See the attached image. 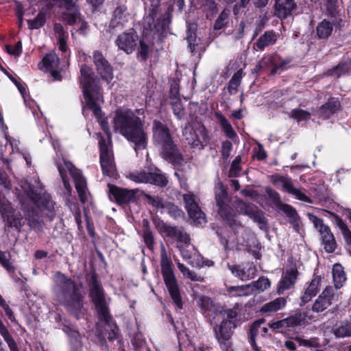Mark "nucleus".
<instances>
[{
  "instance_id": "nucleus-1",
  "label": "nucleus",
  "mask_w": 351,
  "mask_h": 351,
  "mask_svg": "<svg viewBox=\"0 0 351 351\" xmlns=\"http://www.w3.org/2000/svg\"><path fill=\"white\" fill-rule=\"evenodd\" d=\"M115 132L134 144L136 152L146 148L148 136L144 129V119L128 108H119L113 117Z\"/></svg>"
},
{
  "instance_id": "nucleus-2",
  "label": "nucleus",
  "mask_w": 351,
  "mask_h": 351,
  "mask_svg": "<svg viewBox=\"0 0 351 351\" xmlns=\"http://www.w3.org/2000/svg\"><path fill=\"white\" fill-rule=\"evenodd\" d=\"M53 282V291L58 302L69 311L77 313L83 306L84 292L81 285L60 272L55 274Z\"/></svg>"
},
{
  "instance_id": "nucleus-3",
  "label": "nucleus",
  "mask_w": 351,
  "mask_h": 351,
  "mask_svg": "<svg viewBox=\"0 0 351 351\" xmlns=\"http://www.w3.org/2000/svg\"><path fill=\"white\" fill-rule=\"evenodd\" d=\"M80 82L83 90L86 106L83 108L84 114L87 108L90 109L95 116L99 119L102 116L100 105L104 103L101 86L92 69L83 64L80 69Z\"/></svg>"
},
{
  "instance_id": "nucleus-4",
  "label": "nucleus",
  "mask_w": 351,
  "mask_h": 351,
  "mask_svg": "<svg viewBox=\"0 0 351 351\" xmlns=\"http://www.w3.org/2000/svg\"><path fill=\"white\" fill-rule=\"evenodd\" d=\"M77 0H45V5L40 10L34 19L27 20L29 28L37 29L42 27L46 21L47 12L53 7L57 6L61 16L69 25H73L78 19L76 3Z\"/></svg>"
},
{
  "instance_id": "nucleus-5",
  "label": "nucleus",
  "mask_w": 351,
  "mask_h": 351,
  "mask_svg": "<svg viewBox=\"0 0 351 351\" xmlns=\"http://www.w3.org/2000/svg\"><path fill=\"white\" fill-rule=\"evenodd\" d=\"M154 138L161 147L162 157L170 162H175L180 158L178 150L173 143L168 128L159 121L153 123Z\"/></svg>"
},
{
  "instance_id": "nucleus-6",
  "label": "nucleus",
  "mask_w": 351,
  "mask_h": 351,
  "mask_svg": "<svg viewBox=\"0 0 351 351\" xmlns=\"http://www.w3.org/2000/svg\"><path fill=\"white\" fill-rule=\"evenodd\" d=\"M58 169L62 178L64 186L69 195L71 194L72 188L66 176L68 171L74 180L76 191L78 193L80 201L85 203L88 200V193L87 192L86 180L82 176L80 170L75 168L69 162L64 161L63 164L58 165Z\"/></svg>"
},
{
  "instance_id": "nucleus-7",
  "label": "nucleus",
  "mask_w": 351,
  "mask_h": 351,
  "mask_svg": "<svg viewBox=\"0 0 351 351\" xmlns=\"http://www.w3.org/2000/svg\"><path fill=\"white\" fill-rule=\"evenodd\" d=\"M160 265L163 278L169 294L176 306L181 309L182 308V303L176 279L172 269V262L171 258L168 256L166 249L163 245H161L160 250Z\"/></svg>"
},
{
  "instance_id": "nucleus-8",
  "label": "nucleus",
  "mask_w": 351,
  "mask_h": 351,
  "mask_svg": "<svg viewBox=\"0 0 351 351\" xmlns=\"http://www.w3.org/2000/svg\"><path fill=\"white\" fill-rule=\"evenodd\" d=\"M99 145L100 164L104 175L115 178L117 176V169L112 150L110 135L108 132V141L101 138L99 141Z\"/></svg>"
},
{
  "instance_id": "nucleus-9",
  "label": "nucleus",
  "mask_w": 351,
  "mask_h": 351,
  "mask_svg": "<svg viewBox=\"0 0 351 351\" xmlns=\"http://www.w3.org/2000/svg\"><path fill=\"white\" fill-rule=\"evenodd\" d=\"M215 199L218 206V213L227 223L234 228V226H239L235 219L234 210L228 204V195L226 190L220 184L215 191Z\"/></svg>"
},
{
  "instance_id": "nucleus-10",
  "label": "nucleus",
  "mask_w": 351,
  "mask_h": 351,
  "mask_svg": "<svg viewBox=\"0 0 351 351\" xmlns=\"http://www.w3.org/2000/svg\"><path fill=\"white\" fill-rule=\"evenodd\" d=\"M237 324L233 320L223 319L214 327L215 337L223 351H231L232 336Z\"/></svg>"
},
{
  "instance_id": "nucleus-11",
  "label": "nucleus",
  "mask_w": 351,
  "mask_h": 351,
  "mask_svg": "<svg viewBox=\"0 0 351 351\" xmlns=\"http://www.w3.org/2000/svg\"><path fill=\"white\" fill-rule=\"evenodd\" d=\"M90 295L97 311L99 319H107L108 309L106 305L104 289L95 276L91 277L90 282Z\"/></svg>"
},
{
  "instance_id": "nucleus-12",
  "label": "nucleus",
  "mask_w": 351,
  "mask_h": 351,
  "mask_svg": "<svg viewBox=\"0 0 351 351\" xmlns=\"http://www.w3.org/2000/svg\"><path fill=\"white\" fill-rule=\"evenodd\" d=\"M184 207L190 219L195 225H202L206 223V215L199 206V197L192 192L182 195Z\"/></svg>"
},
{
  "instance_id": "nucleus-13",
  "label": "nucleus",
  "mask_w": 351,
  "mask_h": 351,
  "mask_svg": "<svg viewBox=\"0 0 351 351\" xmlns=\"http://www.w3.org/2000/svg\"><path fill=\"white\" fill-rule=\"evenodd\" d=\"M310 219L321 235L325 250L329 253L333 252L336 249V241L330 227L317 216L311 215Z\"/></svg>"
},
{
  "instance_id": "nucleus-14",
  "label": "nucleus",
  "mask_w": 351,
  "mask_h": 351,
  "mask_svg": "<svg viewBox=\"0 0 351 351\" xmlns=\"http://www.w3.org/2000/svg\"><path fill=\"white\" fill-rule=\"evenodd\" d=\"M298 275L296 263L292 258L288 260V265L278 282L277 292L282 294L284 291L293 288L296 282Z\"/></svg>"
},
{
  "instance_id": "nucleus-15",
  "label": "nucleus",
  "mask_w": 351,
  "mask_h": 351,
  "mask_svg": "<svg viewBox=\"0 0 351 351\" xmlns=\"http://www.w3.org/2000/svg\"><path fill=\"white\" fill-rule=\"evenodd\" d=\"M0 213L5 222V226L20 228L23 226V217L20 213H15L13 208L7 200L0 202Z\"/></svg>"
},
{
  "instance_id": "nucleus-16",
  "label": "nucleus",
  "mask_w": 351,
  "mask_h": 351,
  "mask_svg": "<svg viewBox=\"0 0 351 351\" xmlns=\"http://www.w3.org/2000/svg\"><path fill=\"white\" fill-rule=\"evenodd\" d=\"M337 298L338 294L335 289L330 286L326 287L313 302L312 311L315 313H322L330 306L332 302Z\"/></svg>"
},
{
  "instance_id": "nucleus-17",
  "label": "nucleus",
  "mask_w": 351,
  "mask_h": 351,
  "mask_svg": "<svg viewBox=\"0 0 351 351\" xmlns=\"http://www.w3.org/2000/svg\"><path fill=\"white\" fill-rule=\"evenodd\" d=\"M184 136L188 143L193 147L203 149V142L207 137L206 132L204 127L197 125L195 128H192L190 125L186 126L184 131Z\"/></svg>"
},
{
  "instance_id": "nucleus-18",
  "label": "nucleus",
  "mask_w": 351,
  "mask_h": 351,
  "mask_svg": "<svg viewBox=\"0 0 351 351\" xmlns=\"http://www.w3.org/2000/svg\"><path fill=\"white\" fill-rule=\"evenodd\" d=\"M110 198L113 197L119 204H128L136 200L138 189H127L114 185H108Z\"/></svg>"
},
{
  "instance_id": "nucleus-19",
  "label": "nucleus",
  "mask_w": 351,
  "mask_h": 351,
  "mask_svg": "<svg viewBox=\"0 0 351 351\" xmlns=\"http://www.w3.org/2000/svg\"><path fill=\"white\" fill-rule=\"evenodd\" d=\"M115 43L120 49L130 54L135 50L138 43V36L133 29H129L119 34Z\"/></svg>"
},
{
  "instance_id": "nucleus-20",
  "label": "nucleus",
  "mask_w": 351,
  "mask_h": 351,
  "mask_svg": "<svg viewBox=\"0 0 351 351\" xmlns=\"http://www.w3.org/2000/svg\"><path fill=\"white\" fill-rule=\"evenodd\" d=\"M93 62L96 66L97 73L100 75L101 79L108 84L113 78L112 68L99 51H95L93 53Z\"/></svg>"
},
{
  "instance_id": "nucleus-21",
  "label": "nucleus",
  "mask_w": 351,
  "mask_h": 351,
  "mask_svg": "<svg viewBox=\"0 0 351 351\" xmlns=\"http://www.w3.org/2000/svg\"><path fill=\"white\" fill-rule=\"evenodd\" d=\"M231 273L242 281L254 278L256 275V268L252 263H247L243 265H231L227 264Z\"/></svg>"
},
{
  "instance_id": "nucleus-22",
  "label": "nucleus",
  "mask_w": 351,
  "mask_h": 351,
  "mask_svg": "<svg viewBox=\"0 0 351 351\" xmlns=\"http://www.w3.org/2000/svg\"><path fill=\"white\" fill-rule=\"evenodd\" d=\"M42 69L49 72L55 80H60L59 71L60 59L54 52L47 53L42 60Z\"/></svg>"
},
{
  "instance_id": "nucleus-23",
  "label": "nucleus",
  "mask_w": 351,
  "mask_h": 351,
  "mask_svg": "<svg viewBox=\"0 0 351 351\" xmlns=\"http://www.w3.org/2000/svg\"><path fill=\"white\" fill-rule=\"evenodd\" d=\"M341 21V17L324 19L316 27L317 37L319 39L328 38L332 34L334 27H340Z\"/></svg>"
},
{
  "instance_id": "nucleus-24",
  "label": "nucleus",
  "mask_w": 351,
  "mask_h": 351,
  "mask_svg": "<svg viewBox=\"0 0 351 351\" xmlns=\"http://www.w3.org/2000/svg\"><path fill=\"white\" fill-rule=\"evenodd\" d=\"M314 319V316L309 312H300L285 319L287 329L300 325H306Z\"/></svg>"
},
{
  "instance_id": "nucleus-25",
  "label": "nucleus",
  "mask_w": 351,
  "mask_h": 351,
  "mask_svg": "<svg viewBox=\"0 0 351 351\" xmlns=\"http://www.w3.org/2000/svg\"><path fill=\"white\" fill-rule=\"evenodd\" d=\"M165 231L167 236L174 238L178 241V247H190L189 235L186 232H183L176 227L167 226Z\"/></svg>"
},
{
  "instance_id": "nucleus-26",
  "label": "nucleus",
  "mask_w": 351,
  "mask_h": 351,
  "mask_svg": "<svg viewBox=\"0 0 351 351\" xmlns=\"http://www.w3.org/2000/svg\"><path fill=\"white\" fill-rule=\"evenodd\" d=\"M295 8L294 0H276L274 6L276 14L279 18H286Z\"/></svg>"
},
{
  "instance_id": "nucleus-27",
  "label": "nucleus",
  "mask_w": 351,
  "mask_h": 351,
  "mask_svg": "<svg viewBox=\"0 0 351 351\" xmlns=\"http://www.w3.org/2000/svg\"><path fill=\"white\" fill-rule=\"evenodd\" d=\"M340 104L338 100L331 98L328 102L322 105L317 111L318 117L327 119L339 110Z\"/></svg>"
},
{
  "instance_id": "nucleus-28",
  "label": "nucleus",
  "mask_w": 351,
  "mask_h": 351,
  "mask_svg": "<svg viewBox=\"0 0 351 351\" xmlns=\"http://www.w3.org/2000/svg\"><path fill=\"white\" fill-rule=\"evenodd\" d=\"M332 274L335 288L336 289H341L347 280L343 267L341 264L335 263L333 265Z\"/></svg>"
},
{
  "instance_id": "nucleus-29",
  "label": "nucleus",
  "mask_w": 351,
  "mask_h": 351,
  "mask_svg": "<svg viewBox=\"0 0 351 351\" xmlns=\"http://www.w3.org/2000/svg\"><path fill=\"white\" fill-rule=\"evenodd\" d=\"M191 5L195 9H203L211 15L217 11V3L214 0H191Z\"/></svg>"
},
{
  "instance_id": "nucleus-30",
  "label": "nucleus",
  "mask_w": 351,
  "mask_h": 351,
  "mask_svg": "<svg viewBox=\"0 0 351 351\" xmlns=\"http://www.w3.org/2000/svg\"><path fill=\"white\" fill-rule=\"evenodd\" d=\"M286 303L287 301L284 298H276L275 300L263 304L260 309V312L263 313H271L276 312L284 308Z\"/></svg>"
},
{
  "instance_id": "nucleus-31",
  "label": "nucleus",
  "mask_w": 351,
  "mask_h": 351,
  "mask_svg": "<svg viewBox=\"0 0 351 351\" xmlns=\"http://www.w3.org/2000/svg\"><path fill=\"white\" fill-rule=\"evenodd\" d=\"M332 221L340 230L346 244L351 247V231L346 223L338 215L332 213Z\"/></svg>"
},
{
  "instance_id": "nucleus-32",
  "label": "nucleus",
  "mask_w": 351,
  "mask_h": 351,
  "mask_svg": "<svg viewBox=\"0 0 351 351\" xmlns=\"http://www.w3.org/2000/svg\"><path fill=\"white\" fill-rule=\"evenodd\" d=\"M129 14L125 6L117 7L114 11L113 18L110 22V26L114 27L118 25H124L128 20Z\"/></svg>"
},
{
  "instance_id": "nucleus-33",
  "label": "nucleus",
  "mask_w": 351,
  "mask_h": 351,
  "mask_svg": "<svg viewBox=\"0 0 351 351\" xmlns=\"http://www.w3.org/2000/svg\"><path fill=\"white\" fill-rule=\"evenodd\" d=\"M323 5L322 9L326 15L330 18L341 17L337 10L339 0H322Z\"/></svg>"
},
{
  "instance_id": "nucleus-34",
  "label": "nucleus",
  "mask_w": 351,
  "mask_h": 351,
  "mask_svg": "<svg viewBox=\"0 0 351 351\" xmlns=\"http://www.w3.org/2000/svg\"><path fill=\"white\" fill-rule=\"evenodd\" d=\"M248 285L249 287H250V290L251 295H252L260 293L269 289L271 286V282L267 278L261 276L256 281Z\"/></svg>"
},
{
  "instance_id": "nucleus-35",
  "label": "nucleus",
  "mask_w": 351,
  "mask_h": 351,
  "mask_svg": "<svg viewBox=\"0 0 351 351\" xmlns=\"http://www.w3.org/2000/svg\"><path fill=\"white\" fill-rule=\"evenodd\" d=\"M280 209L288 218L289 222L298 230L300 225V217L296 210L288 204H282Z\"/></svg>"
},
{
  "instance_id": "nucleus-36",
  "label": "nucleus",
  "mask_w": 351,
  "mask_h": 351,
  "mask_svg": "<svg viewBox=\"0 0 351 351\" xmlns=\"http://www.w3.org/2000/svg\"><path fill=\"white\" fill-rule=\"evenodd\" d=\"M333 334L336 338L351 337V322L343 321L333 329Z\"/></svg>"
},
{
  "instance_id": "nucleus-37",
  "label": "nucleus",
  "mask_w": 351,
  "mask_h": 351,
  "mask_svg": "<svg viewBox=\"0 0 351 351\" xmlns=\"http://www.w3.org/2000/svg\"><path fill=\"white\" fill-rule=\"evenodd\" d=\"M319 280L317 278L313 279L307 288L306 289L304 295L301 298L303 304L309 302L313 296H315L319 291Z\"/></svg>"
},
{
  "instance_id": "nucleus-38",
  "label": "nucleus",
  "mask_w": 351,
  "mask_h": 351,
  "mask_svg": "<svg viewBox=\"0 0 351 351\" xmlns=\"http://www.w3.org/2000/svg\"><path fill=\"white\" fill-rule=\"evenodd\" d=\"M276 41V36L273 32H265L256 41V45L260 50L274 45Z\"/></svg>"
},
{
  "instance_id": "nucleus-39",
  "label": "nucleus",
  "mask_w": 351,
  "mask_h": 351,
  "mask_svg": "<svg viewBox=\"0 0 351 351\" xmlns=\"http://www.w3.org/2000/svg\"><path fill=\"white\" fill-rule=\"evenodd\" d=\"M101 322L104 323V328L106 331L110 330L108 332V339L110 341H113L117 338L118 335V328L117 325L113 323L109 314H108L107 319H100Z\"/></svg>"
},
{
  "instance_id": "nucleus-40",
  "label": "nucleus",
  "mask_w": 351,
  "mask_h": 351,
  "mask_svg": "<svg viewBox=\"0 0 351 351\" xmlns=\"http://www.w3.org/2000/svg\"><path fill=\"white\" fill-rule=\"evenodd\" d=\"M217 118L223 131L224 132L227 137L233 139L234 137L237 136V134L234 131L231 124L223 115L217 114Z\"/></svg>"
},
{
  "instance_id": "nucleus-41",
  "label": "nucleus",
  "mask_w": 351,
  "mask_h": 351,
  "mask_svg": "<svg viewBox=\"0 0 351 351\" xmlns=\"http://www.w3.org/2000/svg\"><path fill=\"white\" fill-rule=\"evenodd\" d=\"M249 285L231 286L227 288V291L232 297H243L251 295Z\"/></svg>"
},
{
  "instance_id": "nucleus-42",
  "label": "nucleus",
  "mask_w": 351,
  "mask_h": 351,
  "mask_svg": "<svg viewBox=\"0 0 351 351\" xmlns=\"http://www.w3.org/2000/svg\"><path fill=\"white\" fill-rule=\"evenodd\" d=\"M283 189L288 193L295 195L297 199L305 202H311V199L308 197H307L304 193L301 192L300 190L293 187L290 178H288V180L285 184Z\"/></svg>"
},
{
  "instance_id": "nucleus-43",
  "label": "nucleus",
  "mask_w": 351,
  "mask_h": 351,
  "mask_svg": "<svg viewBox=\"0 0 351 351\" xmlns=\"http://www.w3.org/2000/svg\"><path fill=\"white\" fill-rule=\"evenodd\" d=\"M242 77V70L240 69L237 71L230 79L228 86V90L230 95H234L237 93L238 87L240 85Z\"/></svg>"
},
{
  "instance_id": "nucleus-44",
  "label": "nucleus",
  "mask_w": 351,
  "mask_h": 351,
  "mask_svg": "<svg viewBox=\"0 0 351 351\" xmlns=\"http://www.w3.org/2000/svg\"><path fill=\"white\" fill-rule=\"evenodd\" d=\"M143 237L144 239V241L148 248L152 249L154 243V236H153L152 232L151 231V229L149 227V222L147 219H144L143 221Z\"/></svg>"
},
{
  "instance_id": "nucleus-45",
  "label": "nucleus",
  "mask_w": 351,
  "mask_h": 351,
  "mask_svg": "<svg viewBox=\"0 0 351 351\" xmlns=\"http://www.w3.org/2000/svg\"><path fill=\"white\" fill-rule=\"evenodd\" d=\"M289 116L298 122H301L308 121L311 118V114L306 110L300 108H295L289 113Z\"/></svg>"
},
{
  "instance_id": "nucleus-46",
  "label": "nucleus",
  "mask_w": 351,
  "mask_h": 351,
  "mask_svg": "<svg viewBox=\"0 0 351 351\" xmlns=\"http://www.w3.org/2000/svg\"><path fill=\"white\" fill-rule=\"evenodd\" d=\"M127 178L136 183H149V181H150L149 173H146L145 171H135L130 173L127 176Z\"/></svg>"
},
{
  "instance_id": "nucleus-47",
  "label": "nucleus",
  "mask_w": 351,
  "mask_h": 351,
  "mask_svg": "<svg viewBox=\"0 0 351 351\" xmlns=\"http://www.w3.org/2000/svg\"><path fill=\"white\" fill-rule=\"evenodd\" d=\"M68 335L72 346V351H81L82 342L79 332L75 330L70 329Z\"/></svg>"
},
{
  "instance_id": "nucleus-48",
  "label": "nucleus",
  "mask_w": 351,
  "mask_h": 351,
  "mask_svg": "<svg viewBox=\"0 0 351 351\" xmlns=\"http://www.w3.org/2000/svg\"><path fill=\"white\" fill-rule=\"evenodd\" d=\"M150 181L149 184H154L159 186H165L167 183V177L162 174L159 170L154 173H149Z\"/></svg>"
},
{
  "instance_id": "nucleus-49",
  "label": "nucleus",
  "mask_w": 351,
  "mask_h": 351,
  "mask_svg": "<svg viewBox=\"0 0 351 351\" xmlns=\"http://www.w3.org/2000/svg\"><path fill=\"white\" fill-rule=\"evenodd\" d=\"M170 104L174 115L178 119H181L184 116L185 112L180 97H174L173 101H170Z\"/></svg>"
},
{
  "instance_id": "nucleus-50",
  "label": "nucleus",
  "mask_w": 351,
  "mask_h": 351,
  "mask_svg": "<svg viewBox=\"0 0 351 351\" xmlns=\"http://www.w3.org/2000/svg\"><path fill=\"white\" fill-rule=\"evenodd\" d=\"M174 10L173 3H169L165 13L162 15L160 20L161 29L165 31L171 22V13Z\"/></svg>"
},
{
  "instance_id": "nucleus-51",
  "label": "nucleus",
  "mask_w": 351,
  "mask_h": 351,
  "mask_svg": "<svg viewBox=\"0 0 351 351\" xmlns=\"http://www.w3.org/2000/svg\"><path fill=\"white\" fill-rule=\"evenodd\" d=\"M265 322V319H259L255 321L250 327L251 341L254 348V351H260L258 347L254 344V339L257 335L258 328L260 327V326H261L263 324H264Z\"/></svg>"
},
{
  "instance_id": "nucleus-52",
  "label": "nucleus",
  "mask_w": 351,
  "mask_h": 351,
  "mask_svg": "<svg viewBox=\"0 0 351 351\" xmlns=\"http://www.w3.org/2000/svg\"><path fill=\"white\" fill-rule=\"evenodd\" d=\"M295 340L300 346H304L309 348H317L319 346V339L316 337L310 339H303L300 337H295Z\"/></svg>"
},
{
  "instance_id": "nucleus-53",
  "label": "nucleus",
  "mask_w": 351,
  "mask_h": 351,
  "mask_svg": "<svg viewBox=\"0 0 351 351\" xmlns=\"http://www.w3.org/2000/svg\"><path fill=\"white\" fill-rule=\"evenodd\" d=\"M229 12H230V11L228 10H223L220 13L219 16H218V18L217 19V20L215 23V25H214L215 29H221L225 27L226 22H227V19L229 16Z\"/></svg>"
},
{
  "instance_id": "nucleus-54",
  "label": "nucleus",
  "mask_w": 351,
  "mask_h": 351,
  "mask_svg": "<svg viewBox=\"0 0 351 351\" xmlns=\"http://www.w3.org/2000/svg\"><path fill=\"white\" fill-rule=\"evenodd\" d=\"M178 268L179 269L180 272L184 276L191 279V280H194V281L200 280L201 278L199 276H197L195 272L191 271L189 268H187L186 266H184L182 263H178Z\"/></svg>"
},
{
  "instance_id": "nucleus-55",
  "label": "nucleus",
  "mask_w": 351,
  "mask_h": 351,
  "mask_svg": "<svg viewBox=\"0 0 351 351\" xmlns=\"http://www.w3.org/2000/svg\"><path fill=\"white\" fill-rule=\"evenodd\" d=\"M145 197L147 203L156 208H162L165 206L163 200L158 196H152L149 194H145Z\"/></svg>"
},
{
  "instance_id": "nucleus-56",
  "label": "nucleus",
  "mask_w": 351,
  "mask_h": 351,
  "mask_svg": "<svg viewBox=\"0 0 351 351\" xmlns=\"http://www.w3.org/2000/svg\"><path fill=\"white\" fill-rule=\"evenodd\" d=\"M241 162V156H237L231 164L230 169L229 170V176L230 177H236L238 176L239 173L241 170V167L240 165Z\"/></svg>"
},
{
  "instance_id": "nucleus-57",
  "label": "nucleus",
  "mask_w": 351,
  "mask_h": 351,
  "mask_svg": "<svg viewBox=\"0 0 351 351\" xmlns=\"http://www.w3.org/2000/svg\"><path fill=\"white\" fill-rule=\"evenodd\" d=\"M0 263L10 273L14 271V267L10 262L9 258L5 252L0 250Z\"/></svg>"
},
{
  "instance_id": "nucleus-58",
  "label": "nucleus",
  "mask_w": 351,
  "mask_h": 351,
  "mask_svg": "<svg viewBox=\"0 0 351 351\" xmlns=\"http://www.w3.org/2000/svg\"><path fill=\"white\" fill-rule=\"evenodd\" d=\"M232 147V144L230 141H226L222 143L221 156L224 160H228L230 157Z\"/></svg>"
},
{
  "instance_id": "nucleus-59",
  "label": "nucleus",
  "mask_w": 351,
  "mask_h": 351,
  "mask_svg": "<svg viewBox=\"0 0 351 351\" xmlns=\"http://www.w3.org/2000/svg\"><path fill=\"white\" fill-rule=\"evenodd\" d=\"M269 327L278 332H283L287 330L285 319L269 324Z\"/></svg>"
},
{
  "instance_id": "nucleus-60",
  "label": "nucleus",
  "mask_w": 351,
  "mask_h": 351,
  "mask_svg": "<svg viewBox=\"0 0 351 351\" xmlns=\"http://www.w3.org/2000/svg\"><path fill=\"white\" fill-rule=\"evenodd\" d=\"M140 44V50L138 53V58L144 61L147 59L149 53V47L143 41L138 42Z\"/></svg>"
},
{
  "instance_id": "nucleus-61",
  "label": "nucleus",
  "mask_w": 351,
  "mask_h": 351,
  "mask_svg": "<svg viewBox=\"0 0 351 351\" xmlns=\"http://www.w3.org/2000/svg\"><path fill=\"white\" fill-rule=\"evenodd\" d=\"M24 192L34 202L39 203L41 199L40 197V193L39 194L35 193L34 191L30 186L28 189H24Z\"/></svg>"
},
{
  "instance_id": "nucleus-62",
  "label": "nucleus",
  "mask_w": 351,
  "mask_h": 351,
  "mask_svg": "<svg viewBox=\"0 0 351 351\" xmlns=\"http://www.w3.org/2000/svg\"><path fill=\"white\" fill-rule=\"evenodd\" d=\"M239 207L241 210L243 211V213L245 215H248L250 217H252V216L254 215V213L256 212V210L250 205L247 204L244 202H241L239 204Z\"/></svg>"
},
{
  "instance_id": "nucleus-63",
  "label": "nucleus",
  "mask_w": 351,
  "mask_h": 351,
  "mask_svg": "<svg viewBox=\"0 0 351 351\" xmlns=\"http://www.w3.org/2000/svg\"><path fill=\"white\" fill-rule=\"evenodd\" d=\"M8 53L13 56H19L21 53V43L18 42L15 45L6 47Z\"/></svg>"
},
{
  "instance_id": "nucleus-64",
  "label": "nucleus",
  "mask_w": 351,
  "mask_h": 351,
  "mask_svg": "<svg viewBox=\"0 0 351 351\" xmlns=\"http://www.w3.org/2000/svg\"><path fill=\"white\" fill-rule=\"evenodd\" d=\"M266 193L269 197L275 203L278 204L280 202V197L279 194L271 189L267 188Z\"/></svg>"
}]
</instances>
